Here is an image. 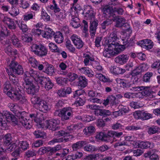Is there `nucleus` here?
<instances>
[{
  "label": "nucleus",
  "instance_id": "f257e3e1",
  "mask_svg": "<svg viewBox=\"0 0 160 160\" xmlns=\"http://www.w3.org/2000/svg\"><path fill=\"white\" fill-rule=\"evenodd\" d=\"M118 39L115 32L111 33L108 37L104 38L105 47L103 52L104 57L109 58L111 56L115 55L125 49L124 45L119 44L117 42Z\"/></svg>",
  "mask_w": 160,
  "mask_h": 160
},
{
  "label": "nucleus",
  "instance_id": "f03ea898",
  "mask_svg": "<svg viewBox=\"0 0 160 160\" xmlns=\"http://www.w3.org/2000/svg\"><path fill=\"white\" fill-rule=\"evenodd\" d=\"M4 92H7V95L11 99L15 102L19 101L21 104L26 103L27 100L26 97L21 94V91L18 88H14L9 82L5 83L3 85Z\"/></svg>",
  "mask_w": 160,
  "mask_h": 160
},
{
  "label": "nucleus",
  "instance_id": "7ed1b4c3",
  "mask_svg": "<svg viewBox=\"0 0 160 160\" xmlns=\"http://www.w3.org/2000/svg\"><path fill=\"white\" fill-rule=\"evenodd\" d=\"M35 82L47 91L51 89L54 86L53 83L49 78L41 76L39 74L38 77H35Z\"/></svg>",
  "mask_w": 160,
  "mask_h": 160
},
{
  "label": "nucleus",
  "instance_id": "20e7f679",
  "mask_svg": "<svg viewBox=\"0 0 160 160\" xmlns=\"http://www.w3.org/2000/svg\"><path fill=\"white\" fill-rule=\"evenodd\" d=\"M39 74L37 71H26L24 74V81L23 82V86L25 88L33 84L31 78H33L35 81V77H38Z\"/></svg>",
  "mask_w": 160,
  "mask_h": 160
},
{
  "label": "nucleus",
  "instance_id": "39448f33",
  "mask_svg": "<svg viewBox=\"0 0 160 160\" xmlns=\"http://www.w3.org/2000/svg\"><path fill=\"white\" fill-rule=\"evenodd\" d=\"M26 114L25 112L23 111L21 112H18L16 116L19 119V122L26 129H30L32 127V123L28 117L26 116Z\"/></svg>",
  "mask_w": 160,
  "mask_h": 160
},
{
  "label": "nucleus",
  "instance_id": "423d86ee",
  "mask_svg": "<svg viewBox=\"0 0 160 160\" xmlns=\"http://www.w3.org/2000/svg\"><path fill=\"white\" fill-rule=\"evenodd\" d=\"M109 17L110 18H111L107 19L106 21L104 22L102 24V28L103 29L105 28L106 26L112 23L113 21H116V26L117 27H118L122 26L125 22V20L122 18L119 17L116 18L114 16H109Z\"/></svg>",
  "mask_w": 160,
  "mask_h": 160
},
{
  "label": "nucleus",
  "instance_id": "0eeeda50",
  "mask_svg": "<svg viewBox=\"0 0 160 160\" xmlns=\"http://www.w3.org/2000/svg\"><path fill=\"white\" fill-rule=\"evenodd\" d=\"M82 11V14L85 19H94L95 13L94 12L92 6L88 5H85L84 6Z\"/></svg>",
  "mask_w": 160,
  "mask_h": 160
},
{
  "label": "nucleus",
  "instance_id": "6e6552de",
  "mask_svg": "<svg viewBox=\"0 0 160 160\" xmlns=\"http://www.w3.org/2000/svg\"><path fill=\"white\" fill-rule=\"evenodd\" d=\"M31 51L34 54L39 56H45L47 53V49L42 44H33L31 47Z\"/></svg>",
  "mask_w": 160,
  "mask_h": 160
},
{
  "label": "nucleus",
  "instance_id": "1a4fd4ad",
  "mask_svg": "<svg viewBox=\"0 0 160 160\" xmlns=\"http://www.w3.org/2000/svg\"><path fill=\"white\" fill-rule=\"evenodd\" d=\"M73 108L70 107L63 108L61 110V119L64 121L70 119L73 115Z\"/></svg>",
  "mask_w": 160,
  "mask_h": 160
},
{
  "label": "nucleus",
  "instance_id": "9d476101",
  "mask_svg": "<svg viewBox=\"0 0 160 160\" xmlns=\"http://www.w3.org/2000/svg\"><path fill=\"white\" fill-rule=\"evenodd\" d=\"M130 90L134 91L143 90L142 92V93L143 95L144 96H150L153 92L151 89V87L149 86L133 87Z\"/></svg>",
  "mask_w": 160,
  "mask_h": 160
},
{
  "label": "nucleus",
  "instance_id": "9b49d317",
  "mask_svg": "<svg viewBox=\"0 0 160 160\" xmlns=\"http://www.w3.org/2000/svg\"><path fill=\"white\" fill-rule=\"evenodd\" d=\"M133 145L134 148H152L154 145L153 143L149 142H143L141 141H138L134 142Z\"/></svg>",
  "mask_w": 160,
  "mask_h": 160
},
{
  "label": "nucleus",
  "instance_id": "f8f14e48",
  "mask_svg": "<svg viewBox=\"0 0 160 160\" xmlns=\"http://www.w3.org/2000/svg\"><path fill=\"white\" fill-rule=\"evenodd\" d=\"M70 39L77 48L80 49L83 47L84 42L79 36L73 34L71 36Z\"/></svg>",
  "mask_w": 160,
  "mask_h": 160
},
{
  "label": "nucleus",
  "instance_id": "ddd939ff",
  "mask_svg": "<svg viewBox=\"0 0 160 160\" xmlns=\"http://www.w3.org/2000/svg\"><path fill=\"white\" fill-rule=\"evenodd\" d=\"M9 115L8 111H3L2 113L0 112V128L5 129L7 126V122H9L8 119Z\"/></svg>",
  "mask_w": 160,
  "mask_h": 160
},
{
  "label": "nucleus",
  "instance_id": "4468645a",
  "mask_svg": "<svg viewBox=\"0 0 160 160\" xmlns=\"http://www.w3.org/2000/svg\"><path fill=\"white\" fill-rule=\"evenodd\" d=\"M59 120L58 119H51L46 121V126L49 129L53 131H55L59 129L58 124Z\"/></svg>",
  "mask_w": 160,
  "mask_h": 160
},
{
  "label": "nucleus",
  "instance_id": "2eb2a0df",
  "mask_svg": "<svg viewBox=\"0 0 160 160\" xmlns=\"http://www.w3.org/2000/svg\"><path fill=\"white\" fill-rule=\"evenodd\" d=\"M152 42L150 39H145L137 42V44L143 48L148 49H151L153 46Z\"/></svg>",
  "mask_w": 160,
  "mask_h": 160
},
{
  "label": "nucleus",
  "instance_id": "dca6fc26",
  "mask_svg": "<svg viewBox=\"0 0 160 160\" xmlns=\"http://www.w3.org/2000/svg\"><path fill=\"white\" fill-rule=\"evenodd\" d=\"M129 58V56L128 55L122 54L116 57L115 61L116 63L122 65L127 62Z\"/></svg>",
  "mask_w": 160,
  "mask_h": 160
},
{
  "label": "nucleus",
  "instance_id": "f3484780",
  "mask_svg": "<svg viewBox=\"0 0 160 160\" xmlns=\"http://www.w3.org/2000/svg\"><path fill=\"white\" fill-rule=\"evenodd\" d=\"M107 12L108 14L109 15V16L113 17L115 15V13L117 12L119 14H122L123 10L121 8H111L109 7L108 8L106 11Z\"/></svg>",
  "mask_w": 160,
  "mask_h": 160
},
{
  "label": "nucleus",
  "instance_id": "a211bd4d",
  "mask_svg": "<svg viewBox=\"0 0 160 160\" xmlns=\"http://www.w3.org/2000/svg\"><path fill=\"white\" fill-rule=\"evenodd\" d=\"M3 23L6 24L8 28L11 29H14L16 26L14 21L10 18L7 17H4L2 20Z\"/></svg>",
  "mask_w": 160,
  "mask_h": 160
},
{
  "label": "nucleus",
  "instance_id": "6ab92c4d",
  "mask_svg": "<svg viewBox=\"0 0 160 160\" xmlns=\"http://www.w3.org/2000/svg\"><path fill=\"white\" fill-rule=\"evenodd\" d=\"M95 114L97 116H102L105 118L111 115V112L109 110L105 109H97L95 110Z\"/></svg>",
  "mask_w": 160,
  "mask_h": 160
},
{
  "label": "nucleus",
  "instance_id": "aec40b11",
  "mask_svg": "<svg viewBox=\"0 0 160 160\" xmlns=\"http://www.w3.org/2000/svg\"><path fill=\"white\" fill-rule=\"evenodd\" d=\"M90 26V32L92 36L93 37L95 34L96 30L98 25V22L97 20L95 19L91 20Z\"/></svg>",
  "mask_w": 160,
  "mask_h": 160
},
{
  "label": "nucleus",
  "instance_id": "412c9836",
  "mask_svg": "<svg viewBox=\"0 0 160 160\" xmlns=\"http://www.w3.org/2000/svg\"><path fill=\"white\" fill-rule=\"evenodd\" d=\"M54 34V32L49 27H46L45 31H43L42 36L44 38L49 39L52 38Z\"/></svg>",
  "mask_w": 160,
  "mask_h": 160
},
{
  "label": "nucleus",
  "instance_id": "4be33fe9",
  "mask_svg": "<svg viewBox=\"0 0 160 160\" xmlns=\"http://www.w3.org/2000/svg\"><path fill=\"white\" fill-rule=\"evenodd\" d=\"M38 107L40 111L43 112H45L49 109L48 103L45 101L42 100L38 104Z\"/></svg>",
  "mask_w": 160,
  "mask_h": 160
},
{
  "label": "nucleus",
  "instance_id": "5701e85b",
  "mask_svg": "<svg viewBox=\"0 0 160 160\" xmlns=\"http://www.w3.org/2000/svg\"><path fill=\"white\" fill-rule=\"evenodd\" d=\"M69 140V138H66L64 137L60 138H54L52 140L49 142L48 144L52 145L57 143L66 142Z\"/></svg>",
  "mask_w": 160,
  "mask_h": 160
},
{
  "label": "nucleus",
  "instance_id": "b1692460",
  "mask_svg": "<svg viewBox=\"0 0 160 160\" xmlns=\"http://www.w3.org/2000/svg\"><path fill=\"white\" fill-rule=\"evenodd\" d=\"M137 114L138 118L143 120L148 119L152 117V115L151 114L143 111L139 112Z\"/></svg>",
  "mask_w": 160,
  "mask_h": 160
},
{
  "label": "nucleus",
  "instance_id": "393cba45",
  "mask_svg": "<svg viewBox=\"0 0 160 160\" xmlns=\"http://www.w3.org/2000/svg\"><path fill=\"white\" fill-rule=\"evenodd\" d=\"M38 152L40 155H43L45 153H47L49 156L52 155L51 150V147H42L39 148Z\"/></svg>",
  "mask_w": 160,
  "mask_h": 160
},
{
  "label": "nucleus",
  "instance_id": "a878e982",
  "mask_svg": "<svg viewBox=\"0 0 160 160\" xmlns=\"http://www.w3.org/2000/svg\"><path fill=\"white\" fill-rule=\"evenodd\" d=\"M95 128L92 126H90L86 127L83 130L84 134L88 136H90L92 135L95 132Z\"/></svg>",
  "mask_w": 160,
  "mask_h": 160
},
{
  "label": "nucleus",
  "instance_id": "bb28decb",
  "mask_svg": "<svg viewBox=\"0 0 160 160\" xmlns=\"http://www.w3.org/2000/svg\"><path fill=\"white\" fill-rule=\"evenodd\" d=\"M96 138L104 141L108 142L110 139L109 137L107 134L103 132H100L97 133L96 136Z\"/></svg>",
  "mask_w": 160,
  "mask_h": 160
},
{
  "label": "nucleus",
  "instance_id": "cd10ccee",
  "mask_svg": "<svg viewBox=\"0 0 160 160\" xmlns=\"http://www.w3.org/2000/svg\"><path fill=\"white\" fill-rule=\"evenodd\" d=\"M123 135V133L122 132H118L114 131H109L108 132V136L109 138H120Z\"/></svg>",
  "mask_w": 160,
  "mask_h": 160
},
{
  "label": "nucleus",
  "instance_id": "c85d7f7f",
  "mask_svg": "<svg viewBox=\"0 0 160 160\" xmlns=\"http://www.w3.org/2000/svg\"><path fill=\"white\" fill-rule=\"evenodd\" d=\"M8 106L10 110L15 114L16 116L18 112H21L18 111L19 107L18 105L16 103H9L8 104Z\"/></svg>",
  "mask_w": 160,
  "mask_h": 160
},
{
  "label": "nucleus",
  "instance_id": "c756f323",
  "mask_svg": "<svg viewBox=\"0 0 160 160\" xmlns=\"http://www.w3.org/2000/svg\"><path fill=\"white\" fill-rule=\"evenodd\" d=\"M9 33L5 27L0 25V39L3 40Z\"/></svg>",
  "mask_w": 160,
  "mask_h": 160
},
{
  "label": "nucleus",
  "instance_id": "7c9ffc66",
  "mask_svg": "<svg viewBox=\"0 0 160 160\" xmlns=\"http://www.w3.org/2000/svg\"><path fill=\"white\" fill-rule=\"evenodd\" d=\"M78 86L81 88L85 87L88 84V80L85 77L80 76L78 78Z\"/></svg>",
  "mask_w": 160,
  "mask_h": 160
},
{
  "label": "nucleus",
  "instance_id": "2f4dec72",
  "mask_svg": "<svg viewBox=\"0 0 160 160\" xmlns=\"http://www.w3.org/2000/svg\"><path fill=\"white\" fill-rule=\"evenodd\" d=\"M72 19L71 22V25L75 28H78L80 26L79 19L77 17V15L71 16Z\"/></svg>",
  "mask_w": 160,
  "mask_h": 160
},
{
  "label": "nucleus",
  "instance_id": "473e14b6",
  "mask_svg": "<svg viewBox=\"0 0 160 160\" xmlns=\"http://www.w3.org/2000/svg\"><path fill=\"white\" fill-rule=\"evenodd\" d=\"M86 141H80L77 142L73 144L72 145V147L73 150L76 151L77 149L80 148L81 147L84 146L87 144Z\"/></svg>",
  "mask_w": 160,
  "mask_h": 160
},
{
  "label": "nucleus",
  "instance_id": "72a5a7b5",
  "mask_svg": "<svg viewBox=\"0 0 160 160\" xmlns=\"http://www.w3.org/2000/svg\"><path fill=\"white\" fill-rule=\"evenodd\" d=\"M54 40L56 42L58 43H61L63 41L64 38L62 33L60 32L54 33Z\"/></svg>",
  "mask_w": 160,
  "mask_h": 160
},
{
  "label": "nucleus",
  "instance_id": "f704fd0d",
  "mask_svg": "<svg viewBox=\"0 0 160 160\" xmlns=\"http://www.w3.org/2000/svg\"><path fill=\"white\" fill-rule=\"evenodd\" d=\"M8 67L9 69L12 70H19L22 69V66L14 61H12Z\"/></svg>",
  "mask_w": 160,
  "mask_h": 160
},
{
  "label": "nucleus",
  "instance_id": "c9c22d12",
  "mask_svg": "<svg viewBox=\"0 0 160 160\" xmlns=\"http://www.w3.org/2000/svg\"><path fill=\"white\" fill-rule=\"evenodd\" d=\"M81 8L79 5H77L75 6L73 5L72 7L71 8L70 11L71 16H74L75 14L78 16V13L81 11Z\"/></svg>",
  "mask_w": 160,
  "mask_h": 160
},
{
  "label": "nucleus",
  "instance_id": "e433bc0d",
  "mask_svg": "<svg viewBox=\"0 0 160 160\" xmlns=\"http://www.w3.org/2000/svg\"><path fill=\"white\" fill-rule=\"evenodd\" d=\"M5 51L9 55H16L18 54L17 51L16 50H12L11 47L9 45L6 46L5 49Z\"/></svg>",
  "mask_w": 160,
  "mask_h": 160
},
{
  "label": "nucleus",
  "instance_id": "4c0bfd02",
  "mask_svg": "<svg viewBox=\"0 0 160 160\" xmlns=\"http://www.w3.org/2000/svg\"><path fill=\"white\" fill-rule=\"evenodd\" d=\"M8 114L9 116L8 117V119L9 120V122L11 121L12 124L14 125H17L19 122L18 120L14 116L12 115L10 112L8 111Z\"/></svg>",
  "mask_w": 160,
  "mask_h": 160
},
{
  "label": "nucleus",
  "instance_id": "58836bf2",
  "mask_svg": "<svg viewBox=\"0 0 160 160\" xmlns=\"http://www.w3.org/2000/svg\"><path fill=\"white\" fill-rule=\"evenodd\" d=\"M11 40L13 45L15 47L18 48L21 46L20 41L17 37L14 35L12 36Z\"/></svg>",
  "mask_w": 160,
  "mask_h": 160
},
{
  "label": "nucleus",
  "instance_id": "ea45409f",
  "mask_svg": "<svg viewBox=\"0 0 160 160\" xmlns=\"http://www.w3.org/2000/svg\"><path fill=\"white\" fill-rule=\"evenodd\" d=\"M17 23L20 29L23 32H25L28 31V28L26 24H23V21L19 20L17 22Z\"/></svg>",
  "mask_w": 160,
  "mask_h": 160
},
{
  "label": "nucleus",
  "instance_id": "a19ab883",
  "mask_svg": "<svg viewBox=\"0 0 160 160\" xmlns=\"http://www.w3.org/2000/svg\"><path fill=\"white\" fill-rule=\"evenodd\" d=\"M42 99L38 96H32L31 98V103L34 107L38 106V104L40 102Z\"/></svg>",
  "mask_w": 160,
  "mask_h": 160
},
{
  "label": "nucleus",
  "instance_id": "79ce46f5",
  "mask_svg": "<svg viewBox=\"0 0 160 160\" xmlns=\"http://www.w3.org/2000/svg\"><path fill=\"white\" fill-rule=\"evenodd\" d=\"M126 145V141H123L122 142H118L116 143H115L114 145V148H116L117 149L119 150L120 151H123L125 149V148L124 147L121 148H120V147H123L125 145Z\"/></svg>",
  "mask_w": 160,
  "mask_h": 160
},
{
  "label": "nucleus",
  "instance_id": "37998d69",
  "mask_svg": "<svg viewBox=\"0 0 160 160\" xmlns=\"http://www.w3.org/2000/svg\"><path fill=\"white\" fill-rule=\"evenodd\" d=\"M49 49L52 52H60V50L54 43L51 42L48 44Z\"/></svg>",
  "mask_w": 160,
  "mask_h": 160
},
{
  "label": "nucleus",
  "instance_id": "c03bdc74",
  "mask_svg": "<svg viewBox=\"0 0 160 160\" xmlns=\"http://www.w3.org/2000/svg\"><path fill=\"white\" fill-rule=\"evenodd\" d=\"M120 81L121 86L123 88H129L134 84V83H131L129 81L125 79H121Z\"/></svg>",
  "mask_w": 160,
  "mask_h": 160
},
{
  "label": "nucleus",
  "instance_id": "a18cd8bd",
  "mask_svg": "<svg viewBox=\"0 0 160 160\" xmlns=\"http://www.w3.org/2000/svg\"><path fill=\"white\" fill-rule=\"evenodd\" d=\"M26 89V92L28 94H34L36 92L35 86L32 84L25 88Z\"/></svg>",
  "mask_w": 160,
  "mask_h": 160
},
{
  "label": "nucleus",
  "instance_id": "49530a36",
  "mask_svg": "<svg viewBox=\"0 0 160 160\" xmlns=\"http://www.w3.org/2000/svg\"><path fill=\"white\" fill-rule=\"evenodd\" d=\"M12 142V137L11 134L8 133L6 134L3 137L4 144L7 145L10 144Z\"/></svg>",
  "mask_w": 160,
  "mask_h": 160
},
{
  "label": "nucleus",
  "instance_id": "de8ad7c7",
  "mask_svg": "<svg viewBox=\"0 0 160 160\" xmlns=\"http://www.w3.org/2000/svg\"><path fill=\"white\" fill-rule=\"evenodd\" d=\"M23 71H7L9 77L12 76L13 77L16 75H22L23 73Z\"/></svg>",
  "mask_w": 160,
  "mask_h": 160
},
{
  "label": "nucleus",
  "instance_id": "09e8293b",
  "mask_svg": "<svg viewBox=\"0 0 160 160\" xmlns=\"http://www.w3.org/2000/svg\"><path fill=\"white\" fill-rule=\"evenodd\" d=\"M19 147L20 149L25 150L29 147V144L27 142L25 141H20L18 144Z\"/></svg>",
  "mask_w": 160,
  "mask_h": 160
},
{
  "label": "nucleus",
  "instance_id": "8fccbe9b",
  "mask_svg": "<svg viewBox=\"0 0 160 160\" xmlns=\"http://www.w3.org/2000/svg\"><path fill=\"white\" fill-rule=\"evenodd\" d=\"M119 110L118 112L119 115H122L124 113L128 112L129 110V108L126 106H119Z\"/></svg>",
  "mask_w": 160,
  "mask_h": 160
},
{
  "label": "nucleus",
  "instance_id": "3c124183",
  "mask_svg": "<svg viewBox=\"0 0 160 160\" xmlns=\"http://www.w3.org/2000/svg\"><path fill=\"white\" fill-rule=\"evenodd\" d=\"M140 73V72L137 71H132V72L130 73L129 77L131 76V78L132 79L133 78H134L135 81L133 80L134 82H137L138 80V78L137 77L138 75H139Z\"/></svg>",
  "mask_w": 160,
  "mask_h": 160
},
{
  "label": "nucleus",
  "instance_id": "603ef678",
  "mask_svg": "<svg viewBox=\"0 0 160 160\" xmlns=\"http://www.w3.org/2000/svg\"><path fill=\"white\" fill-rule=\"evenodd\" d=\"M66 46L68 50L71 52H73L75 50V48L72 44L70 40H67L66 42Z\"/></svg>",
  "mask_w": 160,
  "mask_h": 160
},
{
  "label": "nucleus",
  "instance_id": "864d4df0",
  "mask_svg": "<svg viewBox=\"0 0 160 160\" xmlns=\"http://www.w3.org/2000/svg\"><path fill=\"white\" fill-rule=\"evenodd\" d=\"M85 99L84 98H77L76 101L74 102V104L77 106H82L85 103Z\"/></svg>",
  "mask_w": 160,
  "mask_h": 160
},
{
  "label": "nucleus",
  "instance_id": "5fc2aeb1",
  "mask_svg": "<svg viewBox=\"0 0 160 160\" xmlns=\"http://www.w3.org/2000/svg\"><path fill=\"white\" fill-rule=\"evenodd\" d=\"M84 150L86 151L92 152L96 151L97 149L94 146L89 144L84 147Z\"/></svg>",
  "mask_w": 160,
  "mask_h": 160
},
{
  "label": "nucleus",
  "instance_id": "6e6d98bb",
  "mask_svg": "<svg viewBox=\"0 0 160 160\" xmlns=\"http://www.w3.org/2000/svg\"><path fill=\"white\" fill-rule=\"evenodd\" d=\"M158 130L159 128L157 126H152L148 128V132L149 134H152L158 132Z\"/></svg>",
  "mask_w": 160,
  "mask_h": 160
},
{
  "label": "nucleus",
  "instance_id": "4d7b16f0",
  "mask_svg": "<svg viewBox=\"0 0 160 160\" xmlns=\"http://www.w3.org/2000/svg\"><path fill=\"white\" fill-rule=\"evenodd\" d=\"M29 62L31 66L34 68H36L38 67V62L36 59L32 57H31L29 59Z\"/></svg>",
  "mask_w": 160,
  "mask_h": 160
},
{
  "label": "nucleus",
  "instance_id": "13d9d810",
  "mask_svg": "<svg viewBox=\"0 0 160 160\" xmlns=\"http://www.w3.org/2000/svg\"><path fill=\"white\" fill-rule=\"evenodd\" d=\"M9 13L12 16H16L19 13V9L17 8L12 7L9 11Z\"/></svg>",
  "mask_w": 160,
  "mask_h": 160
},
{
  "label": "nucleus",
  "instance_id": "bf43d9fd",
  "mask_svg": "<svg viewBox=\"0 0 160 160\" xmlns=\"http://www.w3.org/2000/svg\"><path fill=\"white\" fill-rule=\"evenodd\" d=\"M153 75V73L151 72H148L146 73L143 76V81L145 82H149L151 77Z\"/></svg>",
  "mask_w": 160,
  "mask_h": 160
},
{
  "label": "nucleus",
  "instance_id": "052dcab7",
  "mask_svg": "<svg viewBox=\"0 0 160 160\" xmlns=\"http://www.w3.org/2000/svg\"><path fill=\"white\" fill-rule=\"evenodd\" d=\"M43 141L40 140L34 141L32 144V148H38L42 145Z\"/></svg>",
  "mask_w": 160,
  "mask_h": 160
},
{
  "label": "nucleus",
  "instance_id": "680f3d73",
  "mask_svg": "<svg viewBox=\"0 0 160 160\" xmlns=\"http://www.w3.org/2000/svg\"><path fill=\"white\" fill-rule=\"evenodd\" d=\"M34 15L32 13H26L23 15V19L25 21H28L31 19H32Z\"/></svg>",
  "mask_w": 160,
  "mask_h": 160
},
{
  "label": "nucleus",
  "instance_id": "e2e57ef3",
  "mask_svg": "<svg viewBox=\"0 0 160 160\" xmlns=\"http://www.w3.org/2000/svg\"><path fill=\"white\" fill-rule=\"evenodd\" d=\"M94 60V59L92 56H90L88 55H87L85 56L84 62L85 65H87L88 64L90 61H92Z\"/></svg>",
  "mask_w": 160,
  "mask_h": 160
},
{
  "label": "nucleus",
  "instance_id": "0e129e2a",
  "mask_svg": "<svg viewBox=\"0 0 160 160\" xmlns=\"http://www.w3.org/2000/svg\"><path fill=\"white\" fill-rule=\"evenodd\" d=\"M41 16L42 18L45 21H48L50 20V16L45 11H42Z\"/></svg>",
  "mask_w": 160,
  "mask_h": 160
},
{
  "label": "nucleus",
  "instance_id": "69168bd1",
  "mask_svg": "<svg viewBox=\"0 0 160 160\" xmlns=\"http://www.w3.org/2000/svg\"><path fill=\"white\" fill-rule=\"evenodd\" d=\"M43 31L38 29H33L32 31V33L33 35L39 36L40 35H42Z\"/></svg>",
  "mask_w": 160,
  "mask_h": 160
},
{
  "label": "nucleus",
  "instance_id": "338daca9",
  "mask_svg": "<svg viewBox=\"0 0 160 160\" xmlns=\"http://www.w3.org/2000/svg\"><path fill=\"white\" fill-rule=\"evenodd\" d=\"M123 126L120 123L117 122L113 124L112 126V128L114 130H117L122 128Z\"/></svg>",
  "mask_w": 160,
  "mask_h": 160
},
{
  "label": "nucleus",
  "instance_id": "774afa93",
  "mask_svg": "<svg viewBox=\"0 0 160 160\" xmlns=\"http://www.w3.org/2000/svg\"><path fill=\"white\" fill-rule=\"evenodd\" d=\"M22 39L24 42H29L32 40V37L26 34H24L22 36Z\"/></svg>",
  "mask_w": 160,
  "mask_h": 160
}]
</instances>
